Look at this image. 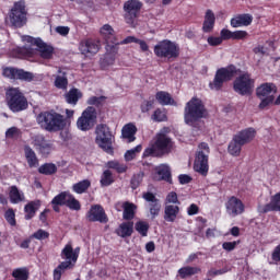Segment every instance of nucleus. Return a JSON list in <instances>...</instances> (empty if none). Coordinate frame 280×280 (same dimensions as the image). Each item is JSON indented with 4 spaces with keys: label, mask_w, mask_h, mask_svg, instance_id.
Returning a JSON list of instances; mask_svg holds the SVG:
<instances>
[{
    "label": "nucleus",
    "mask_w": 280,
    "mask_h": 280,
    "mask_svg": "<svg viewBox=\"0 0 280 280\" xmlns=\"http://www.w3.org/2000/svg\"><path fill=\"white\" fill-rule=\"evenodd\" d=\"M4 220H7L8 224H10V226H16V213L14 212V209L9 208L5 211Z\"/></svg>",
    "instance_id": "54"
},
{
    "label": "nucleus",
    "mask_w": 280,
    "mask_h": 280,
    "mask_svg": "<svg viewBox=\"0 0 280 280\" xmlns=\"http://www.w3.org/2000/svg\"><path fill=\"white\" fill-rule=\"evenodd\" d=\"M137 125L133 122L126 124L121 129L122 139H127L128 143H132L137 141Z\"/></svg>",
    "instance_id": "25"
},
{
    "label": "nucleus",
    "mask_w": 280,
    "mask_h": 280,
    "mask_svg": "<svg viewBox=\"0 0 280 280\" xmlns=\"http://www.w3.org/2000/svg\"><path fill=\"white\" fill-rule=\"evenodd\" d=\"M255 137H257V130H255L253 127L238 131L233 136L228 145L229 154H231V156H240L242 154V148L250 143Z\"/></svg>",
    "instance_id": "6"
},
{
    "label": "nucleus",
    "mask_w": 280,
    "mask_h": 280,
    "mask_svg": "<svg viewBox=\"0 0 280 280\" xmlns=\"http://www.w3.org/2000/svg\"><path fill=\"white\" fill-rule=\"evenodd\" d=\"M130 43H136L137 45H140V49L143 54H145V51H150V46L148 45V43L135 36L126 37L122 42H120V45H130Z\"/></svg>",
    "instance_id": "39"
},
{
    "label": "nucleus",
    "mask_w": 280,
    "mask_h": 280,
    "mask_svg": "<svg viewBox=\"0 0 280 280\" xmlns=\"http://www.w3.org/2000/svg\"><path fill=\"white\" fill-rule=\"evenodd\" d=\"M271 261L272 264H276L278 266V264H280V244L277 245L272 253H271Z\"/></svg>",
    "instance_id": "60"
},
{
    "label": "nucleus",
    "mask_w": 280,
    "mask_h": 280,
    "mask_svg": "<svg viewBox=\"0 0 280 280\" xmlns=\"http://www.w3.org/2000/svg\"><path fill=\"white\" fill-rule=\"evenodd\" d=\"M198 272H201V269L199 267H190V266L182 267L178 270V275L180 279H187V277H194V275H198Z\"/></svg>",
    "instance_id": "41"
},
{
    "label": "nucleus",
    "mask_w": 280,
    "mask_h": 280,
    "mask_svg": "<svg viewBox=\"0 0 280 280\" xmlns=\"http://www.w3.org/2000/svg\"><path fill=\"white\" fill-rule=\"evenodd\" d=\"M37 124L47 132H60L67 128V118L56 110H46L37 115Z\"/></svg>",
    "instance_id": "4"
},
{
    "label": "nucleus",
    "mask_w": 280,
    "mask_h": 280,
    "mask_svg": "<svg viewBox=\"0 0 280 280\" xmlns=\"http://www.w3.org/2000/svg\"><path fill=\"white\" fill-rule=\"evenodd\" d=\"M155 100L161 106H174L176 104V101L173 100L172 94L165 91L156 92Z\"/></svg>",
    "instance_id": "32"
},
{
    "label": "nucleus",
    "mask_w": 280,
    "mask_h": 280,
    "mask_svg": "<svg viewBox=\"0 0 280 280\" xmlns=\"http://www.w3.org/2000/svg\"><path fill=\"white\" fill-rule=\"evenodd\" d=\"M22 40L24 42V43H28L30 45H35V47H38V46H40V44L43 43V39L42 38H39V37H32V36H30V35H24L23 37H22Z\"/></svg>",
    "instance_id": "58"
},
{
    "label": "nucleus",
    "mask_w": 280,
    "mask_h": 280,
    "mask_svg": "<svg viewBox=\"0 0 280 280\" xmlns=\"http://www.w3.org/2000/svg\"><path fill=\"white\" fill-rule=\"evenodd\" d=\"M61 259H66V261H61L57 268L54 270V280H61L62 273L66 270H73L75 268V264H78V258L80 257V247L73 249L71 244H67L60 254Z\"/></svg>",
    "instance_id": "5"
},
{
    "label": "nucleus",
    "mask_w": 280,
    "mask_h": 280,
    "mask_svg": "<svg viewBox=\"0 0 280 280\" xmlns=\"http://www.w3.org/2000/svg\"><path fill=\"white\" fill-rule=\"evenodd\" d=\"M122 219L127 220V222H130L131 220H135V215L137 214V205L126 201L122 205Z\"/></svg>",
    "instance_id": "33"
},
{
    "label": "nucleus",
    "mask_w": 280,
    "mask_h": 280,
    "mask_svg": "<svg viewBox=\"0 0 280 280\" xmlns=\"http://www.w3.org/2000/svg\"><path fill=\"white\" fill-rule=\"evenodd\" d=\"M153 54L156 58H161L172 62L180 56V46L176 42L163 39L153 47Z\"/></svg>",
    "instance_id": "7"
},
{
    "label": "nucleus",
    "mask_w": 280,
    "mask_h": 280,
    "mask_svg": "<svg viewBox=\"0 0 280 280\" xmlns=\"http://www.w3.org/2000/svg\"><path fill=\"white\" fill-rule=\"evenodd\" d=\"M199 151L195 155L194 170L201 176H207L209 174V154L211 149L207 142H201L199 145Z\"/></svg>",
    "instance_id": "9"
},
{
    "label": "nucleus",
    "mask_w": 280,
    "mask_h": 280,
    "mask_svg": "<svg viewBox=\"0 0 280 280\" xmlns=\"http://www.w3.org/2000/svg\"><path fill=\"white\" fill-rule=\"evenodd\" d=\"M175 143L172 138L165 133H158L154 143L148 147L143 153V159L148 156H154L155 159H163V156H170L174 152Z\"/></svg>",
    "instance_id": "2"
},
{
    "label": "nucleus",
    "mask_w": 280,
    "mask_h": 280,
    "mask_svg": "<svg viewBox=\"0 0 280 280\" xmlns=\"http://www.w3.org/2000/svg\"><path fill=\"white\" fill-rule=\"evenodd\" d=\"M97 124V109L93 106H88L77 120V128L82 132L93 130Z\"/></svg>",
    "instance_id": "11"
},
{
    "label": "nucleus",
    "mask_w": 280,
    "mask_h": 280,
    "mask_svg": "<svg viewBox=\"0 0 280 280\" xmlns=\"http://www.w3.org/2000/svg\"><path fill=\"white\" fill-rule=\"evenodd\" d=\"M115 233L118 237H131L132 233H135V222L126 221L120 223L118 229L115 230Z\"/></svg>",
    "instance_id": "23"
},
{
    "label": "nucleus",
    "mask_w": 280,
    "mask_h": 280,
    "mask_svg": "<svg viewBox=\"0 0 280 280\" xmlns=\"http://www.w3.org/2000/svg\"><path fill=\"white\" fill-rule=\"evenodd\" d=\"M245 38H248V32L246 31L233 32V40H244Z\"/></svg>",
    "instance_id": "61"
},
{
    "label": "nucleus",
    "mask_w": 280,
    "mask_h": 280,
    "mask_svg": "<svg viewBox=\"0 0 280 280\" xmlns=\"http://www.w3.org/2000/svg\"><path fill=\"white\" fill-rule=\"evenodd\" d=\"M178 215H180V206L174 205H165L164 206V222L174 223L178 220Z\"/></svg>",
    "instance_id": "21"
},
{
    "label": "nucleus",
    "mask_w": 280,
    "mask_h": 280,
    "mask_svg": "<svg viewBox=\"0 0 280 280\" xmlns=\"http://www.w3.org/2000/svg\"><path fill=\"white\" fill-rule=\"evenodd\" d=\"M31 237L33 240H38L39 242H45V240H48L49 238V232L43 230V229H39L37 230L36 232H34Z\"/></svg>",
    "instance_id": "56"
},
{
    "label": "nucleus",
    "mask_w": 280,
    "mask_h": 280,
    "mask_svg": "<svg viewBox=\"0 0 280 280\" xmlns=\"http://www.w3.org/2000/svg\"><path fill=\"white\" fill-rule=\"evenodd\" d=\"M33 145L39 151V153H42L43 156H48V154H51L52 144L49 142V140L45 139V136L43 135H36L33 138Z\"/></svg>",
    "instance_id": "19"
},
{
    "label": "nucleus",
    "mask_w": 280,
    "mask_h": 280,
    "mask_svg": "<svg viewBox=\"0 0 280 280\" xmlns=\"http://www.w3.org/2000/svg\"><path fill=\"white\" fill-rule=\"evenodd\" d=\"M106 102V96H91L88 100L89 106H95L96 108H102Z\"/></svg>",
    "instance_id": "51"
},
{
    "label": "nucleus",
    "mask_w": 280,
    "mask_h": 280,
    "mask_svg": "<svg viewBox=\"0 0 280 280\" xmlns=\"http://www.w3.org/2000/svg\"><path fill=\"white\" fill-rule=\"evenodd\" d=\"M37 47V51L39 52V56L40 58H43V60H51V58H54V46L48 45L47 43L42 40V43Z\"/></svg>",
    "instance_id": "34"
},
{
    "label": "nucleus",
    "mask_w": 280,
    "mask_h": 280,
    "mask_svg": "<svg viewBox=\"0 0 280 280\" xmlns=\"http://www.w3.org/2000/svg\"><path fill=\"white\" fill-rule=\"evenodd\" d=\"M7 104L12 113H21L27 108V98L21 89L10 88L7 91Z\"/></svg>",
    "instance_id": "10"
},
{
    "label": "nucleus",
    "mask_w": 280,
    "mask_h": 280,
    "mask_svg": "<svg viewBox=\"0 0 280 280\" xmlns=\"http://www.w3.org/2000/svg\"><path fill=\"white\" fill-rule=\"evenodd\" d=\"M58 73L55 78V86L56 89H60L61 91H67V88L69 86V79L67 78V72L62 71V69L59 68Z\"/></svg>",
    "instance_id": "36"
},
{
    "label": "nucleus",
    "mask_w": 280,
    "mask_h": 280,
    "mask_svg": "<svg viewBox=\"0 0 280 280\" xmlns=\"http://www.w3.org/2000/svg\"><path fill=\"white\" fill-rule=\"evenodd\" d=\"M40 205L42 202L38 199L27 202L24 206V220H32L33 218H35L36 212L38 211V209H40Z\"/></svg>",
    "instance_id": "27"
},
{
    "label": "nucleus",
    "mask_w": 280,
    "mask_h": 280,
    "mask_svg": "<svg viewBox=\"0 0 280 280\" xmlns=\"http://www.w3.org/2000/svg\"><path fill=\"white\" fill-rule=\"evenodd\" d=\"M69 198V191H61L60 194L56 195L50 205L55 213H60V207L67 206V199Z\"/></svg>",
    "instance_id": "26"
},
{
    "label": "nucleus",
    "mask_w": 280,
    "mask_h": 280,
    "mask_svg": "<svg viewBox=\"0 0 280 280\" xmlns=\"http://www.w3.org/2000/svg\"><path fill=\"white\" fill-rule=\"evenodd\" d=\"M154 96H150L149 100L142 101V103L140 104L141 113H150V110L154 108Z\"/></svg>",
    "instance_id": "52"
},
{
    "label": "nucleus",
    "mask_w": 280,
    "mask_h": 280,
    "mask_svg": "<svg viewBox=\"0 0 280 280\" xmlns=\"http://www.w3.org/2000/svg\"><path fill=\"white\" fill-rule=\"evenodd\" d=\"M187 213H188V215H198V213H200V208L198 207V205L191 203L187 208Z\"/></svg>",
    "instance_id": "64"
},
{
    "label": "nucleus",
    "mask_w": 280,
    "mask_h": 280,
    "mask_svg": "<svg viewBox=\"0 0 280 280\" xmlns=\"http://www.w3.org/2000/svg\"><path fill=\"white\" fill-rule=\"evenodd\" d=\"M221 38H222V42L223 40H233V32L228 30V28H222L221 30Z\"/></svg>",
    "instance_id": "62"
},
{
    "label": "nucleus",
    "mask_w": 280,
    "mask_h": 280,
    "mask_svg": "<svg viewBox=\"0 0 280 280\" xmlns=\"http://www.w3.org/2000/svg\"><path fill=\"white\" fill-rule=\"evenodd\" d=\"M24 156L26 159L28 167H37L38 165V156H36V152L32 150V147H24Z\"/></svg>",
    "instance_id": "37"
},
{
    "label": "nucleus",
    "mask_w": 280,
    "mask_h": 280,
    "mask_svg": "<svg viewBox=\"0 0 280 280\" xmlns=\"http://www.w3.org/2000/svg\"><path fill=\"white\" fill-rule=\"evenodd\" d=\"M141 8H143V2L140 0H127L124 3V19L128 25H132L135 21H137L141 12Z\"/></svg>",
    "instance_id": "13"
},
{
    "label": "nucleus",
    "mask_w": 280,
    "mask_h": 280,
    "mask_svg": "<svg viewBox=\"0 0 280 280\" xmlns=\"http://www.w3.org/2000/svg\"><path fill=\"white\" fill-rule=\"evenodd\" d=\"M165 205H174L177 207H180V200H178V194L176 191H171L166 195V198L164 199V206Z\"/></svg>",
    "instance_id": "50"
},
{
    "label": "nucleus",
    "mask_w": 280,
    "mask_h": 280,
    "mask_svg": "<svg viewBox=\"0 0 280 280\" xmlns=\"http://www.w3.org/2000/svg\"><path fill=\"white\" fill-rule=\"evenodd\" d=\"M15 58H34L36 50L32 47H18L13 49Z\"/></svg>",
    "instance_id": "40"
},
{
    "label": "nucleus",
    "mask_w": 280,
    "mask_h": 280,
    "mask_svg": "<svg viewBox=\"0 0 280 280\" xmlns=\"http://www.w3.org/2000/svg\"><path fill=\"white\" fill-rule=\"evenodd\" d=\"M142 198L147 202H150L149 211L152 215V219L154 220V218H158L159 213H161V201L159 198H156V195L151 191L143 192Z\"/></svg>",
    "instance_id": "17"
},
{
    "label": "nucleus",
    "mask_w": 280,
    "mask_h": 280,
    "mask_svg": "<svg viewBox=\"0 0 280 280\" xmlns=\"http://www.w3.org/2000/svg\"><path fill=\"white\" fill-rule=\"evenodd\" d=\"M272 211H280V191L271 196L270 202L260 209L261 213H270Z\"/></svg>",
    "instance_id": "29"
},
{
    "label": "nucleus",
    "mask_w": 280,
    "mask_h": 280,
    "mask_svg": "<svg viewBox=\"0 0 280 280\" xmlns=\"http://www.w3.org/2000/svg\"><path fill=\"white\" fill-rule=\"evenodd\" d=\"M58 172V166L54 163H45L38 167V173L44 176H54Z\"/></svg>",
    "instance_id": "42"
},
{
    "label": "nucleus",
    "mask_w": 280,
    "mask_h": 280,
    "mask_svg": "<svg viewBox=\"0 0 280 280\" xmlns=\"http://www.w3.org/2000/svg\"><path fill=\"white\" fill-rule=\"evenodd\" d=\"M232 27H248L253 23V16L250 13L238 14L231 19Z\"/></svg>",
    "instance_id": "22"
},
{
    "label": "nucleus",
    "mask_w": 280,
    "mask_h": 280,
    "mask_svg": "<svg viewBox=\"0 0 280 280\" xmlns=\"http://www.w3.org/2000/svg\"><path fill=\"white\" fill-rule=\"evenodd\" d=\"M65 100L67 104H70L71 106H77L78 102L82 100V92L78 90V88H72L65 94Z\"/></svg>",
    "instance_id": "31"
},
{
    "label": "nucleus",
    "mask_w": 280,
    "mask_h": 280,
    "mask_svg": "<svg viewBox=\"0 0 280 280\" xmlns=\"http://www.w3.org/2000/svg\"><path fill=\"white\" fill-rule=\"evenodd\" d=\"M142 182H143V175L141 174L133 175L130 180L131 189H138V187L141 185Z\"/></svg>",
    "instance_id": "59"
},
{
    "label": "nucleus",
    "mask_w": 280,
    "mask_h": 280,
    "mask_svg": "<svg viewBox=\"0 0 280 280\" xmlns=\"http://www.w3.org/2000/svg\"><path fill=\"white\" fill-rule=\"evenodd\" d=\"M7 139H19L21 137V129L18 127H10L5 131Z\"/></svg>",
    "instance_id": "57"
},
{
    "label": "nucleus",
    "mask_w": 280,
    "mask_h": 280,
    "mask_svg": "<svg viewBox=\"0 0 280 280\" xmlns=\"http://www.w3.org/2000/svg\"><path fill=\"white\" fill-rule=\"evenodd\" d=\"M141 150H143V147H141V144H138L133 149L128 150L125 153V161H133V159H137V154H139Z\"/></svg>",
    "instance_id": "53"
},
{
    "label": "nucleus",
    "mask_w": 280,
    "mask_h": 280,
    "mask_svg": "<svg viewBox=\"0 0 280 280\" xmlns=\"http://www.w3.org/2000/svg\"><path fill=\"white\" fill-rule=\"evenodd\" d=\"M113 139H115V136H113V131H110V127H108V125H97L95 141L107 154H114L115 152L113 149Z\"/></svg>",
    "instance_id": "8"
},
{
    "label": "nucleus",
    "mask_w": 280,
    "mask_h": 280,
    "mask_svg": "<svg viewBox=\"0 0 280 280\" xmlns=\"http://www.w3.org/2000/svg\"><path fill=\"white\" fill-rule=\"evenodd\" d=\"M12 277L15 280H28L30 279V270L27 268H16L12 271Z\"/></svg>",
    "instance_id": "49"
},
{
    "label": "nucleus",
    "mask_w": 280,
    "mask_h": 280,
    "mask_svg": "<svg viewBox=\"0 0 280 280\" xmlns=\"http://www.w3.org/2000/svg\"><path fill=\"white\" fill-rule=\"evenodd\" d=\"M270 93H277V85L275 83H262L256 89V95L258 100L262 97H269Z\"/></svg>",
    "instance_id": "28"
},
{
    "label": "nucleus",
    "mask_w": 280,
    "mask_h": 280,
    "mask_svg": "<svg viewBox=\"0 0 280 280\" xmlns=\"http://www.w3.org/2000/svg\"><path fill=\"white\" fill-rule=\"evenodd\" d=\"M108 50H110L112 52L105 54L104 57L100 60L101 68L103 69H108V67L115 65V56H117V46H115V48H113V46H109Z\"/></svg>",
    "instance_id": "30"
},
{
    "label": "nucleus",
    "mask_w": 280,
    "mask_h": 280,
    "mask_svg": "<svg viewBox=\"0 0 280 280\" xmlns=\"http://www.w3.org/2000/svg\"><path fill=\"white\" fill-rule=\"evenodd\" d=\"M10 202L12 205H19V202H23L25 200V195L19 190V187L11 186L9 191Z\"/></svg>",
    "instance_id": "38"
},
{
    "label": "nucleus",
    "mask_w": 280,
    "mask_h": 280,
    "mask_svg": "<svg viewBox=\"0 0 280 280\" xmlns=\"http://www.w3.org/2000/svg\"><path fill=\"white\" fill-rule=\"evenodd\" d=\"M271 104H275V95L265 96L260 98L258 108L259 110H266V108H268V106H271Z\"/></svg>",
    "instance_id": "55"
},
{
    "label": "nucleus",
    "mask_w": 280,
    "mask_h": 280,
    "mask_svg": "<svg viewBox=\"0 0 280 280\" xmlns=\"http://www.w3.org/2000/svg\"><path fill=\"white\" fill-rule=\"evenodd\" d=\"M207 40L210 47H218L222 43V37L209 36Z\"/></svg>",
    "instance_id": "63"
},
{
    "label": "nucleus",
    "mask_w": 280,
    "mask_h": 280,
    "mask_svg": "<svg viewBox=\"0 0 280 280\" xmlns=\"http://www.w3.org/2000/svg\"><path fill=\"white\" fill-rule=\"evenodd\" d=\"M158 180H165V183L172 184V170L166 164H161L155 168Z\"/></svg>",
    "instance_id": "35"
},
{
    "label": "nucleus",
    "mask_w": 280,
    "mask_h": 280,
    "mask_svg": "<svg viewBox=\"0 0 280 280\" xmlns=\"http://www.w3.org/2000/svg\"><path fill=\"white\" fill-rule=\"evenodd\" d=\"M66 207H68V209H70L71 211H80V209H82L80 200L75 199V196L71 195V192L68 194Z\"/></svg>",
    "instance_id": "46"
},
{
    "label": "nucleus",
    "mask_w": 280,
    "mask_h": 280,
    "mask_svg": "<svg viewBox=\"0 0 280 280\" xmlns=\"http://www.w3.org/2000/svg\"><path fill=\"white\" fill-rule=\"evenodd\" d=\"M214 27H215V13H213L211 9H208L205 14L202 32L205 34H211Z\"/></svg>",
    "instance_id": "24"
},
{
    "label": "nucleus",
    "mask_w": 280,
    "mask_h": 280,
    "mask_svg": "<svg viewBox=\"0 0 280 280\" xmlns=\"http://www.w3.org/2000/svg\"><path fill=\"white\" fill-rule=\"evenodd\" d=\"M100 40H95L92 38H88L84 40H81L79 45V50L83 56H86V58H91L92 56H95L100 51Z\"/></svg>",
    "instance_id": "16"
},
{
    "label": "nucleus",
    "mask_w": 280,
    "mask_h": 280,
    "mask_svg": "<svg viewBox=\"0 0 280 280\" xmlns=\"http://www.w3.org/2000/svg\"><path fill=\"white\" fill-rule=\"evenodd\" d=\"M152 121L161 124L163 121H167V112L165 108H156L151 115Z\"/></svg>",
    "instance_id": "45"
},
{
    "label": "nucleus",
    "mask_w": 280,
    "mask_h": 280,
    "mask_svg": "<svg viewBox=\"0 0 280 280\" xmlns=\"http://www.w3.org/2000/svg\"><path fill=\"white\" fill-rule=\"evenodd\" d=\"M106 165L108 170H115L117 174H126V172H128V165L119 163L117 160L108 161Z\"/></svg>",
    "instance_id": "44"
},
{
    "label": "nucleus",
    "mask_w": 280,
    "mask_h": 280,
    "mask_svg": "<svg viewBox=\"0 0 280 280\" xmlns=\"http://www.w3.org/2000/svg\"><path fill=\"white\" fill-rule=\"evenodd\" d=\"M90 187H91V180L83 179L72 185V191H74V194H86Z\"/></svg>",
    "instance_id": "43"
},
{
    "label": "nucleus",
    "mask_w": 280,
    "mask_h": 280,
    "mask_svg": "<svg viewBox=\"0 0 280 280\" xmlns=\"http://www.w3.org/2000/svg\"><path fill=\"white\" fill-rule=\"evenodd\" d=\"M86 219L89 222H100L101 224H107L108 222V215H106V211L100 205H94L90 208Z\"/></svg>",
    "instance_id": "15"
},
{
    "label": "nucleus",
    "mask_w": 280,
    "mask_h": 280,
    "mask_svg": "<svg viewBox=\"0 0 280 280\" xmlns=\"http://www.w3.org/2000/svg\"><path fill=\"white\" fill-rule=\"evenodd\" d=\"M2 75L9 80H22V82H32L34 80V73L12 67L3 68Z\"/></svg>",
    "instance_id": "14"
},
{
    "label": "nucleus",
    "mask_w": 280,
    "mask_h": 280,
    "mask_svg": "<svg viewBox=\"0 0 280 280\" xmlns=\"http://www.w3.org/2000/svg\"><path fill=\"white\" fill-rule=\"evenodd\" d=\"M208 115L207 107L202 100L194 96L188 101L184 108V120L187 126L196 128L201 119H205Z\"/></svg>",
    "instance_id": "3"
},
{
    "label": "nucleus",
    "mask_w": 280,
    "mask_h": 280,
    "mask_svg": "<svg viewBox=\"0 0 280 280\" xmlns=\"http://www.w3.org/2000/svg\"><path fill=\"white\" fill-rule=\"evenodd\" d=\"M135 230L141 237H148V232L150 231V224L145 221H138L135 224Z\"/></svg>",
    "instance_id": "48"
},
{
    "label": "nucleus",
    "mask_w": 280,
    "mask_h": 280,
    "mask_svg": "<svg viewBox=\"0 0 280 280\" xmlns=\"http://www.w3.org/2000/svg\"><path fill=\"white\" fill-rule=\"evenodd\" d=\"M226 211L230 213V215H242L245 210L244 202H242V199L232 196L229 198L228 202L225 203Z\"/></svg>",
    "instance_id": "20"
},
{
    "label": "nucleus",
    "mask_w": 280,
    "mask_h": 280,
    "mask_svg": "<svg viewBox=\"0 0 280 280\" xmlns=\"http://www.w3.org/2000/svg\"><path fill=\"white\" fill-rule=\"evenodd\" d=\"M240 73L242 70L233 63L219 68L213 81L209 83L211 91H222L225 82H231L235 75H238L233 82V91L242 96L252 95L253 89H255V79L248 72Z\"/></svg>",
    "instance_id": "1"
},
{
    "label": "nucleus",
    "mask_w": 280,
    "mask_h": 280,
    "mask_svg": "<svg viewBox=\"0 0 280 280\" xmlns=\"http://www.w3.org/2000/svg\"><path fill=\"white\" fill-rule=\"evenodd\" d=\"M9 19L13 27H23L27 23V10H25V1L14 2Z\"/></svg>",
    "instance_id": "12"
},
{
    "label": "nucleus",
    "mask_w": 280,
    "mask_h": 280,
    "mask_svg": "<svg viewBox=\"0 0 280 280\" xmlns=\"http://www.w3.org/2000/svg\"><path fill=\"white\" fill-rule=\"evenodd\" d=\"M101 36H103L105 43H106V49L108 51V48L112 47V49H115L117 45H119V42H117V37L115 36V30L110 24H105L101 28Z\"/></svg>",
    "instance_id": "18"
},
{
    "label": "nucleus",
    "mask_w": 280,
    "mask_h": 280,
    "mask_svg": "<svg viewBox=\"0 0 280 280\" xmlns=\"http://www.w3.org/2000/svg\"><path fill=\"white\" fill-rule=\"evenodd\" d=\"M101 187H110L113 183H115V178L113 177V172L110 170H106L103 172L101 176Z\"/></svg>",
    "instance_id": "47"
}]
</instances>
